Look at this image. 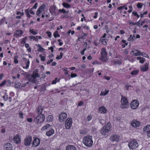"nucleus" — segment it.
<instances>
[{
  "label": "nucleus",
  "instance_id": "1",
  "mask_svg": "<svg viewBox=\"0 0 150 150\" xmlns=\"http://www.w3.org/2000/svg\"><path fill=\"white\" fill-rule=\"evenodd\" d=\"M83 142L86 146L91 147L93 144L92 137L87 136L84 137L83 139Z\"/></svg>",
  "mask_w": 150,
  "mask_h": 150
},
{
  "label": "nucleus",
  "instance_id": "2",
  "mask_svg": "<svg viewBox=\"0 0 150 150\" xmlns=\"http://www.w3.org/2000/svg\"><path fill=\"white\" fill-rule=\"evenodd\" d=\"M121 97L120 108L123 109L128 108L129 106V104L127 98L123 96H121Z\"/></svg>",
  "mask_w": 150,
  "mask_h": 150
},
{
  "label": "nucleus",
  "instance_id": "3",
  "mask_svg": "<svg viewBox=\"0 0 150 150\" xmlns=\"http://www.w3.org/2000/svg\"><path fill=\"white\" fill-rule=\"evenodd\" d=\"M37 70H36L33 72V74L30 78H29V80L33 83L35 84L38 83V82L36 79V78H39L40 77L39 75L37 73Z\"/></svg>",
  "mask_w": 150,
  "mask_h": 150
},
{
  "label": "nucleus",
  "instance_id": "4",
  "mask_svg": "<svg viewBox=\"0 0 150 150\" xmlns=\"http://www.w3.org/2000/svg\"><path fill=\"white\" fill-rule=\"evenodd\" d=\"M100 53L101 56L99 58L100 60L105 62H107L108 59L107 57V52L106 49L104 48H102Z\"/></svg>",
  "mask_w": 150,
  "mask_h": 150
},
{
  "label": "nucleus",
  "instance_id": "5",
  "mask_svg": "<svg viewBox=\"0 0 150 150\" xmlns=\"http://www.w3.org/2000/svg\"><path fill=\"white\" fill-rule=\"evenodd\" d=\"M110 123H108L101 129L100 132L102 135H107L110 131Z\"/></svg>",
  "mask_w": 150,
  "mask_h": 150
},
{
  "label": "nucleus",
  "instance_id": "6",
  "mask_svg": "<svg viewBox=\"0 0 150 150\" xmlns=\"http://www.w3.org/2000/svg\"><path fill=\"white\" fill-rule=\"evenodd\" d=\"M45 119V116L44 115H38L35 118L34 121L35 124L38 125L43 122Z\"/></svg>",
  "mask_w": 150,
  "mask_h": 150
},
{
  "label": "nucleus",
  "instance_id": "7",
  "mask_svg": "<svg viewBox=\"0 0 150 150\" xmlns=\"http://www.w3.org/2000/svg\"><path fill=\"white\" fill-rule=\"evenodd\" d=\"M128 146L130 149H135L138 146L139 144L137 141L133 140L129 142Z\"/></svg>",
  "mask_w": 150,
  "mask_h": 150
},
{
  "label": "nucleus",
  "instance_id": "8",
  "mask_svg": "<svg viewBox=\"0 0 150 150\" xmlns=\"http://www.w3.org/2000/svg\"><path fill=\"white\" fill-rule=\"evenodd\" d=\"M139 105V103L137 100H134L131 102L130 106L131 108L133 109H136Z\"/></svg>",
  "mask_w": 150,
  "mask_h": 150
},
{
  "label": "nucleus",
  "instance_id": "9",
  "mask_svg": "<svg viewBox=\"0 0 150 150\" xmlns=\"http://www.w3.org/2000/svg\"><path fill=\"white\" fill-rule=\"evenodd\" d=\"M72 120L71 118H68L65 122V127L67 129H69L71 127Z\"/></svg>",
  "mask_w": 150,
  "mask_h": 150
},
{
  "label": "nucleus",
  "instance_id": "10",
  "mask_svg": "<svg viewBox=\"0 0 150 150\" xmlns=\"http://www.w3.org/2000/svg\"><path fill=\"white\" fill-rule=\"evenodd\" d=\"M32 138L30 136H27L24 140V144L25 146L30 145L32 142Z\"/></svg>",
  "mask_w": 150,
  "mask_h": 150
},
{
  "label": "nucleus",
  "instance_id": "11",
  "mask_svg": "<svg viewBox=\"0 0 150 150\" xmlns=\"http://www.w3.org/2000/svg\"><path fill=\"white\" fill-rule=\"evenodd\" d=\"M110 139L112 142H118L120 140V136L116 134L112 135Z\"/></svg>",
  "mask_w": 150,
  "mask_h": 150
},
{
  "label": "nucleus",
  "instance_id": "12",
  "mask_svg": "<svg viewBox=\"0 0 150 150\" xmlns=\"http://www.w3.org/2000/svg\"><path fill=\"white\" fill-rule=\"evenodd\" d=\"M67 115L66 113H62L59 115V121L61 122H64V120L67 118Z\"/></svg>",
  "mask_w": 150,
  "mask_h": 150
},
{
  "label": "nucleus",
  "instance_id": "13",
  "mask_svg": "<svg viewBox=\"0 0 150 150\" xmlns=\"http://www.w3.org/2000/svg\"><path fill=\"white\" fill-rule=\"evenodd\" d=\"M29 82H27L26 83L22 84L20 82H17L15 83V87L17 88H21L22 87H25L26 84H29Z\"/></svg>",
  "mask_w": 150,
  "mask_h": 150
},
{
  "label": "nucleus",
  "instance_id": "14",
  "mask_svg": "<svg viewBox=\"0 0 150 150\" xmlns=\"http://www.w3.org/2000/svg\"><path fill=\"white\" fill-rule=\"evenodd\" d=\"M13 141L16 144L20 143L21 142V138L18 134H17L14 137Z\"/></svg>",
  "mask_w": 150,
  "mask_h": 150
},
{
  "label": "nucleus",
  "instance_id": "15",
  "mask_svg": "<svg viewBox=\"0 0 150 150\" xmlns=\"http://www.w3.org/2000/svg\"><path fill=\"white\" fill-rule=\"evenodd\" d=\"M40 140L37 138H35L34 139L32 144V146L36 147L38 146L40 144Z\"/></svg>",
  "mask_w": 150,
  "mask_h": 150
},
{
  "label": "nucleus",
  "instance_id": "16",
  "mask_svg": "<svg viewBox=\"0 0 150 150\" xmlns=\"http://www.w3.org/2000/svg\"><path fill=\"white\" fill-rule=\"evenodd\" d=\"M45 7V5L44 4H42L40 6L38 9L37 11V15L38 16H40V14L42 12V11L44 10Z\"/></svg>",
  "mask_w": 150,
  "mask_h": 150
},
{
  "label": "nucleus",
  "instance_id": "17",
  "mask_svg": "<svg viewBox=\"0 0 150 150\" xmlns=\"http://www.w3.org/2000/svg\"><path fill=\"white\" fill-rule=\"evenodd\" d=\"M149 68L148 64L146 63L141 67L140 70L143 72L146 71Z\"/></svg>",
  "mask_w": 150,
  "mask_h": 150
},
{
  "label": "nucleus",
  "instance_id": "18",
  "mask_svg": "<svg viewBox=\"0 0 150 150\" xmlns=\"http://www.w3.org/2000/svg\"><path fill=\"white\" fill-rule=\"evenodd\" d=\"M99 112L102 114H105L107 112V109L105 107L102 106L99 108Z\"/></svg>",
  "mask_w": 150,
  "mask_h": 150
},
{
  "label": "nucleus",
  "instance_id": "19",
  "mask_svg": "<svg viewBox=\"0 0 150 150\" xmlns=\"http://www.w3.org/2000/svg\"><path fill=\"white\" fill-rule=\"evenodd\" d=\"M51 125L49 124H45L41 129V131H43L47 130L48 129H51Z\"/></svg>",
  "mask_w": 150,
  "mask_h": 150
},
{
  "label": "nucleus",
  "instance_id": "20",
  "mask_svg": "<svg viewBox=\"0 0 150 150\" xmlns=\"http://www.w3.org/2000/svg\"><path fill=\"white\" fill-rule=\"evenodd\" d=\"M140 125V122L136 120H133L131 123V125L135 127H139Z\"/></svg>",
  "mask_w": 150,
  "mask_h": 150
},
{
  "label": "nucleus",
  "instance_id": "21",
  "mask_svg": "<svg viewBox=\"0 0 150 150\" xmlns=\"http://www.w3.org/2000/svg\"><path fill=\"white\" fill-rule=\"evenodd\" d=\"M23 33L22 30H17L16 31L14 34V35L16 37L21 36Z\"/></svg>",
  "mask_w": 150,
  "mask_h": 150
},
{
  "label": "nucleus",
  "instance_id": "22",
  "mask_svg": "<svg viewBox=\"0 0 150 150\" xmlns=\"http://www.w3.org/2000/svg\"><path fill=\"white\" fill-rule=\"evenodd\" d=\"M23 59L24 60L25 63L26 64V66H23V68L24 69H28L29 67L30 64V61L29 59H27L25 58H23Z\"/></svg>",
  "mask_w": 150,
  "mask_h": 150
},
{
  "label": "nucleus",
  "instance_id": "23",
  "mask_svg": "<svg viewBox=\"0 0 150 150\" xmlns=\"http://www.w3.org/2000/svg\"><path fill=\"white\" fill-rule=\"evenodd\" d=\"M4 147L7 150H11L12 148V145L10 143L6 144L4 145Z\"/></svg>",
  "mask_w": 150,
  "mask_h": 150
},
{
  "label": "nucleus",
  "instance_id": "24",
  "mask_svg": "<svg viewBox=\"0 0 150 150\" xmlns=\"http://www.w3.org/2000/svg\"><path fill=\"white\" fill-rule=\"evenodd\" d=\"M141 52L139 51L134 49L132 51V54L134 55L135 56H138L140 55Z\"/></svg>",
  "mask_w": 150,
  "mask_h": 150
},
{
  "label": "nucleus",
  "instance_id": "25",
  "mask_svg": "<svg viewBox=\"0 0 150 150\" xmlns=\"http://www.w3.org/2000/svg\"><path fill=\"white\" fill-rule=\"evenodd\" d=\"M43 107L41 106H38L36 108V112L38 114H41L42 113Z\"/></svg>",
  "mask_w": 150,
  "mask_h": 150
},
{
  "label": "nucleus",
  "instance_id": "26",
  "mask_svg": "<svg viewBox=\"0 0 150 150\" xmlns=\"http://www.w3.org/2000/svg\"><path fill=\"white\" fill-rule=\"evenodd\" d=\"M54 133V130L53 129H51L49 131L46 132V134L47 136L50 137L53 135Z\"/></svg>",
  "mask_w": 150,
  "mask_h": 150
},
{
  "label": "nucleus",
  "instance_id": "27",
  "mask_svg": "<svg viewBox=\"0 0 150 150\" xmlns=\"http://www.w3.org/2000/svg\"><path fill=\"white\" fill-rule=\"evenodd\" d=\"M67 150H76L74 146L72 145H69L66 147Z\"/></svg>",
  "mask_w": 150,
  "mask_h": 150
},
{
  "label": "nucleus",
  "instance_id": "28",
  "mask_svg": "<svg viewBox=\"0 0 150 150\" xmlns=\"http://www.w3.org/2000/svg\"><path fill=\"white\" fill-rule=\"evenodd\" d=\"M109 92V91L108 90H106V89L103 90L101 92L100 96H105L107 95L108 93Z\"/></svg>",
  "mask_w": 150,
  "mask_h": 150
},
{
  "label": "nucleus",
  "instance_id": "29",
  "mask_svg": "<svg viewBox=\"0 0 150 150\" xmlns=\"http://www.w3.org/2000/svg\"><path fill=\"white\" fill-rule=\"evenodd\" d=\"M58 11L59 12L61 13H62L63 14H68L69 13V12L68 11L65 10L64 8H63L62 9H59Z\"/></svg>",
  "mask_w": 150,
  "mask_h": 150
},
{
  "label": "nucleus",
  "instance_id": "30",
  "mask_svg": "<svg viewBox=\"0 0 150 150\" xmlns=\"http://www.w3.org/2000/svg\"><path fill=\"white\" fill-rule=\"evenodd\" d=\"M53 120V116L52 115H49L47 118V120L48 122H51Z\"/></svg>",
  "mask_w": 150,
  "mask_h": 150
},
{
  "label": "nucleus",
  "instance_id": "31",
  "mask_svg": "<svg viewBox=\"0 0 150 150\" xmlns=\"http://www.w3.org/2000/svg\"><path fill=\"white\" fill-rule=\"evenodd\" d=\"M62 5L64 7L67 8H69L71 7L70 4L66 3H63L62 4Z\"/></svg>",
  "mask_w": 150,
  "mask_h": 150
},
{
  "label": "nucleus",
  "instance_id": "32",
  "mask_svg": "<svg viewBox=\"0 0 150 150\" xmlns=\"http://www.w3.org/2000/svg\"><path fill=\"white\" fill-rule=\"evenodd\" d=\"M30 32L33 35H36L38 34V32L37 30H34L33 29H30Z\"/></svg>",
  "mask_w": 150,
  "mask_h": 150
},
{
  "label": "nucleus",
  "instance_id": "33",
  "mask_svg": "<svg viewBox=\"0 0 150 150\" xmlns=\"http://www.w3.org/2000/svg\"><path fill=\"white\" fill-rule=\"evenodd\" d=\"M29 38L31 40L33 39V40H35L36 41H38V38H37V37H35L34 36H30L29 37Z\"/></svg>",
  "mask_w": 150,
  "mask_h": 150
},
{
  "label": "nucleus",
  "instance_id": "34",
  "mask_svg": "<svg viewBox=\"0 0 150 150\" xmlns=\"http://www.w3.org/2000/svg\"><path fill=\"white\" fill-rule=\"evenodd\" d=\"M139 72V70H134L132 71L131 73V75H134L137 74Z\"/></svg>",
  "mask_w": 150,
  "mask_h": 150
},
{
  "label": "nucleus",
  "instance_id": "35",
  "mask_svg": "<svg viewBox=\"0 0 150 150\" xmlns=\"http://www.w3.org/2000/svg\"><path fill=\"white\" fill-rule=\"evenodd\" d=\"M18 58V57L17 55L14 56V62L15 64H17L18 63V61L17 60V59Z\"/></svg>",
  "mask_w": 150,
  "mask_h": 150
},
{
  "label": "nucleus",
  "instance_id": "36",
  "mask_svg": "<svg viewBox=\"0 0 150 150\" xmlns=\"http://www.w3.org/2000/svg\"><path fill=\"white\" fill-rule=\"evenodd\" d=\"M144 131L150 130V125H148L145 127L144 128Z\"/></svg>",
  "mask_w": 150,
  "mask_h": 150
},
{
  "label": "nucleus",
  "instance_id": "37",
  "mask_svg": "<svg viewBox=\"0 0 150 150\" xmlns=\"http://www.w3.org/2000/svg\"><path fill=\"white\" fill-rule=\"evenodd\" d=\"M60 56H59V55H57V57L56 58L57 59H61L62 58L63 55V54L62 52H61L60 53Z\"/></svg>",
  "mask_w": 150,
  "mask_h": 150
},
{
  "label": "nucleus",
  "instance_id": "38",
  "mask_svg": "<svg viewBox=\"0 0 150 150\" xmlns=\"http://www.w3.org/2000/svg\"><path fill=\"white\" fill-rule=\"evenodd\" d=\"M54 36L55 38H56L57 37H59L60 35L58 34V31H56L54 33Z\"/></svg>",
  "mask_w": 150,
  "mask_h": 150
},
{
  "label": "nucleus",
  "instance_id": "39",
  "mask_svg": "<svg viewBox=\"0 0 150 150\" xmlns=\"http://www.w3.org/2000/svg\"><path fill=\"white\" fill-rule=\"evenodd\" d=\"M140 55H142L143 57L146 58H149V56L148 55L145 53L141 52Z\"/></svg>",
  "mask_w": 150,
  "mask_h": 150
},
{
  "label": "nucleus",
  "instance_id": "40",
  "mask_svg": "<svg viewBox=\"0 0 150 150\" xmlns=\"http://www.w3.org/2000/svg\"><path fill=\"white\" fill-rule=\"evenodd\" d=\"M128 40L130 42H132L134 41V38H133L132 35H130L128 39Z\"/></svg>",
  "mask_w": 150,
  "mask_h": 150
},
{
  "label": "nucleus",
  "instance_id": "41",
  "mask_svg": "<svg viewBox=\"0 0 150 150\" xmlns=\"http://www.w3.org/2000/svg\"><path fill=\"white\" fill-rule=\"evenodd\" d=\"M143 6V4L142 3H137V6L138 8H142Z\"/></svg>",
  "mask_w": 150,
  "mask_h": 150
},
{
  "label": "nucleus",
  "instance_id": "42",
  "mask_svg": "<svg viewBox=\"0 0 150 150\" xmlns=\"http://www.w3.org/2000/svg\"><path fill=\"white\" fill-rule=\"evenodd\" d=\"M140 20L138 21L136 23H135L134 24V25H137V26L140 27Z\"/></svg>",
  "mask_w": 150,
  "mask_h": 150
},
{
  "label": "nucleus",
  "instance_id": "43",
  "mask_svg": "<svg viewBox=\"0 0 150 150\" xmlns=\"http://www.w3.org/2000/svg\"><path fill=\"white\" fill-rule=\"evenodd\" d=\"M39 57L41 58V60L42 61H44L45 59V56H43L42 54H40L39 55Z\"/></svg>",
  "mask_w": 150,
  "mask_h": 150
},
{
  "label": "nucleus",
  "instance_id": "44",
  "mask_svg": "<svg viewBox=\"0 0 150 150\" xmlns=\"http://www.w3.org/2000/svg\"><path fill=\"white\" fill-rule=\"evenodd\" d=\"M3 98L5 101L7 100L8 99V95L5 94V95L3 96Z\"/></svg>",
  "mask_w": 150,
  "mask_h": 150
},
{
  "label": "nucleus",
  "instance_id": "45",
  "mask_svg": "<svg viewBox=\"0 0 150 150\" xmlns=\"http://www.w3.org/2000/svg\"><path fill=\"white\" fill-rule=\"evenodd\" d=\"M145 59L143 57H141V59L139 61V62L141 63H143L145 61Z\"/></svg>",
  "mask_w": 150,
  "mask_h": 150
},
{
  "label": "nucleus",
  "instance_id": "46",
  "mask_svg": "<svg viewBox=\"0 0 150 150\" xmlns=\"http://www.w3.org/2000/svg\"><path fill=\"white\" fill-rule=\"evenodd\" d=\"M67 69L66 68H64L63 69V70L65 71L64 74H68L69 71L67 70Z\"/></svg>",
  "mask_w": 150,
  "mask_h": 150
},
{
  "label": "nucleus",
  "instance_id": "47",
  "mask_svg": "<svg viewBox=\"0 0 150 150\" xmlns=\"http://www.w3.org/2000/svg\"><path fill=\"white\" fill-rule=\"evenodd\" d=\"M45 50L42 47H39V49L38 50L39 52H43L44 50Z\"/></svg>",
  "mask_w": 150,
  "mask_h": 150
},
{
  "label": "nucleus",
  "instance_id": "48",
  "mask_svg": "<svg viewBox=\"0 0 150 150\" xmlns=\"http://www.w3.org/2000/svg\"><path fill=\"white\" fill-rule=\"evenodd\" d=\"M132 13L135 16L137 17L138 18H139L140 17L139 15H138L137 13L136 12H133Z\"/></svg>",
  "mask_w": 150,
  "mask_h": 150
},
{
  "label": "nucleus",
  "instance_id": "49",
  "mask_svg": "<svg viewBox=\"0 0 150 150\" xmlns=\"http://www.w3.org/2000/svg\"><path fill=\"white\" fill-rule=\"evenodd\" d=\"M6 80H4L0 84V86H2L3 85H4L6 83Z\"/></svg>",
  "mask_w": 150,
  "mask_h": 150
},
{
  "label": "nucleus",
  "instance_id": "50",
  "mask_svg": "<svg viewBox=\"0 0 150 150\" xmlns=\"http://www.w3.org/2000/svg\"><path fill=\"white\" fill-rule=\"evenodd\" d=\"M91 119H92L91 116L89 115L87 117V120L88 121H90L91 120Z\"/></svg>",
  "mask_w": 150,
  "mask_h": 150
},
{
  "label": "nucleus",
  "instance_id": "51",
  "mask_svg": "<svg viewBox=\"0 0 150 150\" xmlns=\"http://www.w3.org/2000/svg\"><path fill=\"white\" fill-rule=\"evenodd\" d=\"M47 34L48 36L49 37H51L52 33L50 32L47 31Z\"/></svg>",
  "mask_w": 150,
  "mask_h": 150
},
{
  "label": "nucleus",
  "instance_id": "52",
  "mask_svg": "<svg viewBox=\"0 0 150 150\" xmlns=\"http://www.w3.org/2000/svg\"><path fill=\"white\" fill-rule=\"evenodd\" d=\"M57 78H55V79L52 82V84H55L57 82Z\"/></svg>",
  "mask_w": 150,
  "mask_h": 150
},
{
  "label": "nucleus",
  "instance_id": "53",
  "mask_svg": "<svg viewBox=\"0 0 150 150\" xmlns=\"http://www.w3.org/2000/svg\"><path fill=\"white\" fill-rule=\"evenodd\" d=\"M77 76V75L76 74H71V78H74Z\"/></svg>",
  "mask_w": 150,
  "mask_h": 150
},
{
  "label": "nucleus",
  "instance_id": "54",
  "mask_svg": "<svg viewBox=\"0 0 150 150\" xmlns=\"http://www.w3.org/2000/svg\"><path fill=\"white\" fill-rule=\"evenodd\" d=\"M38 5V3H36L35 5L33 6V8H35L36 9Z\"/></svg>",
  "mask_w": 150,
  "mask_h": 150
},
{
  "label": "nucleus",
  "instance_id": "55",
  "mask_svg": "<svg viewBox=\"0 0 150 150\" xmlns=\"http://www.w3.org/2000/svg\"><path fill=\"white\" fill-rule=\"evenodd\" d=\"M27 121L30 122H31L33 121V119L31 118H28L27 119Z\"/></svg>",
  "mask_w": 150,
  "mask_h": 150
},
{
  "label": "nucleus",
  "instance_id": "56",
  "mask_svg": "<svg viewBox=\"0 0 150 150\" xmlns=\"http://www.w3.org/2000/svg\"><path fill=\"white\" fill-rule=\"evenodd\" d=\"M100 122L103 125L105 123V121L103 120H100Z\"/></svg>",
  "mask_w": 150,
  "mask_h": 150
},
{
  "label": "nucleus",
  "instance_id": "57",
  "mask_svg": "<svg viewBox=\"0 0 150 150\" xmlns=\"http://www.w3.org/2000/svg\"><path fill=\"white\" fill-rule=\"evenodd\" d=\"M146 132L148 136L149 137H150V130H149L147 131Z\"/></svg>",
  "mask_w": 150,
  "mask_h": 150
},
{
  "label": "nucleus",
  "instance_id": "58",
  "mask_svg": "<svg viewBox=\"0 0 150 150\" xmlns=\"http://www.w3.org/2000/svg\"><path fill=\"white\" fill-rule=\"evenodd\" d=\"M98 13L97 12H95V15L93 17V18H96L97 17V15H98Z\"/></svg>",
  "mask_w": 150,
  "mask_h": 150
},
{
  "label": "nucleus",
  "instance_id": "59",
  "mask_svg": "<svg viewBox=\"0 0 150 150\" xmlns=\"http://www.w3.org/2000/svg\"><path fill=\"white\" fill-rule=\"evenodd\" d=\"M125 8L124 6H120V7H119L118 8V9L119 10H121L123 8Z\"/></svg>",
  "mask_w": 150,
  "mask_h": 150
},
{
  "label": "nucleus",
  "instance_id": "60",
  "mask_svg": "<svg viewBox=\"0 0 150 150\" xmlns=\"http://www.w3.org/2000/svg\"><path fill=\"white\" fill-rule=\"evenodd\" d=\"M53 59H51L50 61H48L47 62V64H50V63L52 62L53 61Z\"/></svg>",
  "mask_w": 150,
  "mask_h": 150
},
{
  "label": "nucleus",
  "instance_id": "61",
  "mask_svg": "<svg viewBox=\"0 0 150 150\" xmlns=\"http://www.w3.org/2000/svg\"><path fill=\"white\" fill-rule=\"evenodd\" d=\"M27 11L26 10V15H27V17H30L31 16L30 15V14H29V13L28 12H27Z\"/></svg>",
  "mask_w": 150,
  "mask_h": 150
},
{
  "label": "nucleus",
  "instance_id": "62",
  "mask_svg": "<svg viewBox=\"0 0 150 150\" xmlns=\"http://www.w3.org/2000/svg\"><path fill=\"white\" fill-rule=\"evenodd\" d=\"M32 9L31 8L30 10V13L34 15L35 14L34 12L32 11Z\"/></svg>",
  "mask_w": 150,
  "mask_h": 150
},
{
  "label": "nucleus",
  "instance_id": "63",
  "mask_svg": "<svg viewBox=\"0 0 150 150\" xmlns=\"http://www.w3.org/2000/svg\"><path fill=\"white\" fill-rule=\"evenodd\" d=\"M92 63L93 64H99V62L97 61H95L93 62Z\"/></svg>",
  "mask_w": 150,
  "mask_h": 150
},
{
  "label": "nucleus",
  "instance_id": "64",
  "mask_svg": "<svg viewBox=\"0 0 150 150\" xmlns=\"http://www.w3.org/2000/svg\"><path fill=\"white\" fill-rule=\"evenodd\" d=\"M101 42H102V43L104 45H105L107 44V43L106 41H105V40H102Z\"/></svg>",
  "mask_w": 150,
  "mask_h": 150
}]
</instances>
